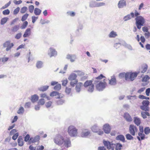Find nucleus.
Returning <instances> with one entry per match:
<instances>
[{"instance_id":"nucleus-36","label":"nucleus","mask_w":150,"mask_h":150,"mask_svg":"<svg viewBox=\"0 0 150 150\" xmlns=\"http://www.w3.org/2000/svg\"><path fill=\"white\" fill-rule=\"evenodd\" d=\"M122 45L123 46L128 48L129 50H133V48L132 46L130 45L127 44L125 42H124Z\"/></svg>"},{"instance_id":"nucleus-15","label":"nucleus","mask_w":150,"mask_h":150,"mask_svg":"<svg viewBox=\"0 0 150 150\" xmlns=\"http://www.w3.org/2000/svg\"><path fill=\"white\" fill-rule=\"evenodd\" d=\"M83 28V25L82 24L79 23L78 25L77 29L76 31V34L77 36H79L80 35L82 30Z\"/></svg>"},{"instance_id":"nucleus-4","label":"nucleus","mask_w":150,"mask_h":150,"mask_svg":"<svg viewBox=\"0 0 150 150\" xmlns=\"http://www.w3.org/2000/svg\"><path fill=\"white\" fill-rule=\"evenodd\" d=\"M95 81L96 83H94L96 84V88L98 91H102L105 88L107 84L106 82L100 81Z\"/></svg>"},{"instance_id":"nucleus-10","label":"nucleus","mask_w":150,"mask_h":150,"mask_svg":"<svg viewBox=\"0 0 150 150\" xmlns=\"http://www.w3.org/2000/svg\"><path fill=\"white\" fill-rule=\"evenodd\" d=\"M91 132L90 130L85 129L82 130L81 136L82 137L87 138L88 136H91Z\"/></svg>"},{"instance_id":"nucleus-46","label":"nucleus","mask_w":150,"mask_h":150,"mask_svg":"<svg viewBox=\"0 0 150 150\" xmlns=\"http://www.w3.org/2000/svg\"><path fill=\"white\" fill-rule=\"evenodd\" d=\"M126 74L127 73H125V72L120 73L119 75V77L121 79H122L125 77V80H126Z\"/></svg>"},{"instance_id":"nucleus-61","label":"nucleus","mask_w":150,"mask_h":150,"mask_svg":"<svg viewBox=\"0 0 150 150\" xmlns=\"http://www.w3.org/2000/svg\"><path fill=\"white\" fill-rule=\"evenodd\" d=\"M10 12V10L8 9H7L3 11L2 13L4 15H8L9 14Z\"/></svg>"},{"instance_id":"nucleus-32","label":"nucleus","mask_w":150,"mask_h":150,"mask_svg":"<svg viewBox=\"0 0 150 150\" xmlns=\"http://www.w3.org/2000/svg\"><path fill=\"white\" fill-rule=\"evenodd\" d=\"M49 86H42L38 88V89L41 91H45L48 88Z\"/></svg>"},{"instance_id":"nucleus-51","label":"nucleus","mask_w":150,"mask_h":150,"mask_svg":"<svg viewBox=\"0 0 150 150\" xmlns=\"http://www.w3.org/2000/svg\"><path fill=\"white\" fill-rule=\"evenodd\" d=\"M104 77V76H103V75H102V74H101L99 76H98L96 78L95 80H93V81L94 82V83H96V82L95 81H98V80H97L101 79L102 78H103Z\"/></svg>"},{"instance_id":"nucleus-30","label":"nucleus","mask_w":150,"mask_h":150,"mask_svg":"<svg viewBox=\"0 0 150 150\" xmlns=\"http://www.w3.org/2000/svg\"><path fill=\"white\" fill-rule=\"evenodd\" d=\"M117 33L114 31H111L108 35V37L110 38H115L117 36Z\"/></svg>"},{"instance_id":"nucleus-8","label":"nucleus","mask_w":150,"mask_h":150,"mask_svg":"<svg viewBox=\"0 0 150 150\" xmlns=\"http://www.w3.org/2000/svg\"><path fill=\"white\" fill-rule=\"evenodd\" d=\"M104 146L106 147L108 149H111L113 150L115 146V144H113L112 142L109 141L103 140V142Z\"/></svg>"},{"instance_id":"nucleus-27","label":"nucleus","mask_w":150,"mask_h":150,"mask_svg":"<svg viewBox=\"0 0 150 150\" xmlns=\"http://www.w3.org/2000/svg\"><path fill=\"white\" fill-rule=\"evenodd\" d=\"M31 34V30L30 28H27L25 30L23 35L24 38H26L29 37Z\"/></svg>"},{"instance_id":"nucleus-18","label":"nucleus","mask_w":150,"mask_h":150,"mask_svg":"<svg viewBox=\"0 0 150 150\" xmlns=\"http://www.w3.org/2000/svg\"><path fill=\"white\" fill-rule=\"evenodd\" d=\"M111 127L108 124H106L103 126V129L104 132L106 134H109L111 130Z\"/></svg>"},{"instance_id":"nucleus-55","label":"nucleus","mask_w":150,"mask_h":150,"mask_svg":"<svg viewBox=\"0 0 150 150\" xmlns=\"http://www.w3.org/2000/svg\"><path fill=\"white\" fill-rule=\"evenodd\" d=\"M29 16V14L28 13H26L23 15L22 17L21 21H24Z\"/></svg>"},{"instance_id":"nucleus-22","label":"nucleus","mask_w":150,"mask_h":150,"mask_svg":"<svg viewBox=\"0 0 150 150\" xmlns=\"http://www.w3.org/2000/svg\"><path fill=\"white\" fill-rule=\"evenodd\" d=\"M66 58L70 59L71 62H74L76 59V57L74 55L68 54Z\"/></svg>"},{"instance_id":"nucleus-21","label":"nucleus","mask_w":150,"mask_h":150,"mask_svg":"<svg viewBox=\"0 0 150 150\" xmlns=\"http://www.w3.org/2000/svg\"><path fill=\"white\" fill-rule=\"evenodd\" d=\"M124 117L126 120L128 122H130L132 121V119L130 115L127 112L125 113Z\"/></svg>"},{"instance_id":"nucleus-33","label":"nucleus","mask_w":150,"mask_h":150,"mask_svg":"<svg viewBox=\"0 0 150 150\" xmlns=\"http://www.w3.org/2000/svg\"><path fill=\"white\" fill-rule=\"evenodd\" d=\"M117 140H120L124 142H125V138L124 136L122 135H118L116 138Z\"/></svg>"},{"instance_id":"nucleus-28","label":"nucleus","mask_w":150,"mask_h":150,"mask_svg":"<svg viewBox=\"0 0 150 150\" xmlns=\"http://www.w3.org/2000/svg\"><path fill=\"white\" fill-rule=\"evenodd\" d=\"M77 77V75L74 73H72L70 74L68 78V79L70 81L75 80H78L76 79Z\"/></svg>"},{"instance_id":"nucleus-49","label":"nucleus","mask_w":150,"mask_h":150,"mask_svg":"<svg viewBox=\"0 0 150 150\" xmlns=\"http://www.w3.org/2000/svg\"><path fill=\"white\" fill-rule=\"evenodd\" d=\"M59 99L57 101V103L58 105H62L65 102L64 100L63 99Z\"/></svg>"},{"instance_id":"nucleus-37","label":"nucleus","mask_w":150,"mask_h":150,"mask_svg":"<svg viewBox=\"0 0 150 150\" xmlns=\"http://www.w3.org/2000/svg\"><path fill=\"white\" fill-rule=\"evenodd\" d=\"M8 18L7 17H5L2 18L1 21V25H3L5 24L8 21Z\"/></svg>"},{"instance_id":"nucleus-58","label":"nucleus","mask_w":150,"mask_h":150,"mask_svg":"<svg viewBox=\"0 0 150 150\" xmlns=\"http://www.w3.org/2000/svg\"><path fill=\"white\" fill-rule=\"evenodd\" d=\"M17 132V131L15 129H12L11 131L9 133V135L10 136H12V135H13L15 133H16V132Z\"/></svg>"},{"instance_id":"nucleus-6","label":"nucleus","mask_w":150,"mask_h":150,"mask_svg":"<svg viewBox=\"0 0 150 150\" xmlns=\"http://www.w3.org/2000/svg\"><path fill=\"white\" fill-rule=\"evenodd\" d=\"M149 102L147 100H144L142 103V105L140 106V109L145 111H149Z\"/></svg>"},{"instance_id":"nucleus-62","label":"nucleus","mask_w":150,"mask_h":150,"mask_svg":"<svg viewBox=\"0 0 150 150\" xmlns=\"http://www.w3.org/2000/svg\"><path fill=\"white\" fill-rule=\"evenodd\" d=\"M71 88L66 87L65 92L68 94H69L71 91Z\"/></svg>"},{"instance_id":"nucleus-2","label":"nucleus","mask_w":150,"mask_h":150,"mask_svg":"<svg viewBox=\"0 0 150 150\" xmlns=\"http://www.w3.org/2000/svg\"><path fill=\"white\" fill-rule=\"evenodd\" d=\"M64 139V138L62 135L57 134L54 137L53 141L56 144L60 146L63 143Z\"/></svg>"},{"instance_id":"nucleus-60","label":"nucleus","mask_w":150,"mask_h":150,"mask_svg":"<svg viewBox=\"0 0 150 150\" xmlns=\"http://www.w3.org/2000/svg\"><path fill=\"white\" fill-rule=\"evenodd\" d=\"M67 13L68 15H69L72 17L74 16L75 15V13L73 11L67 12Z\"/></svg>"},{"instance_id":"nucleus-50","label":"nucleus","mask_w":150,"mask_h":150,"mask_svg":"<svg viewBox=\"0 0 150 150\" xmlns=\"http://www.w3.org/2000/svg\"><path fill=\"white\" fill-rule=\"evenodd\" d=\"M61 88V85L60 84H57L54 88V89L57 91H59Z\"/></svg>"},{"instance_id":"nucleus-35","label":"nucleus","mask_w":150,"mask_h":150,"mask_svg":"<svg viewBox=\"0 0 150 150\" xmlns=\"http://www.w3.org/2000/svg\"><path fill=\"white\" fill-rule=\"evenodd\" d=\"M41 10L40 9L36 8L34 10V14L36 15H39L41 13Z\"/></svg>"},{"instance_id":"nucleus-31","label":"nucleus","mask_w":150,"mask_h":150,"mask_svg":"<svg viewBox=\"0 0 150 150\" xmlns=\"http://www.w3.org/2000/svg\"><path fill=\"white\" fill-rule=\"evenodd\" d=\"M147 111H142L141 112V114L142 117L144 118L145 119L147 118V116H150V114Z\"/></svg>"},{"instance_id":"nucleus-25","label":"nucleus","mask_w":150,"mask_h":150,"mask_svg":"<svg viewBox=\"0 0 150 150\" xmlns=\"http://www.w3.org/2000/svg\"><path fill=\"white\" fill-rule=\"evenodd\" d=\"M43 62L41 61H38L36 64V66L38 69H41L43 67Z\"/></svg>"},{"instance_id":"nucleus-34","label":"nucleus","mask_w":150,"mask_h":150,"mask_svg":"<svg viewBox=\"0 0 150 150\" xmlns=\"http://www.w3.org/2000/svg\"><path fill=\"white\" fill-rule=\"evenodd\" d=\"M18 145L20 146H22L23 144V140L21 137H19L18 139Z\"/></svg>"},{"instance_id":"nucleus-54","label":"nucleus","mask_w":150,"mask_h":150,"mask_svg":"<svg viewBox=\"0 0 150 150\" xmlns=\"http://www.w3.org/2000/svg\"><path fill=\"white\" fill-rule=\"evenodd\" d=\"M45 102L44 99H41L39 100L38 104L39 105H43L44 104Z\"/></svg>"},{"instance_id":"nucleus-12","label":"nucleus","mask_w":150,"mask_h":150,"mask_svg":"<svg viewBox=\"0 0 150 150\" xmlns=\"http://www.w3.org/2000/svg\"><path fill=\"white\" fill-rule=\"evenodd\" d=\"M13 46V43H11L9 41H6L3 44L4 47H6V50L7 51L10 50Z\"/></svg>"},{"instance_id":"nucleus-39","label":"nucleus","mask_w":150,"mask_h":150,"mask_svg":"<svg viewBox=\"0 0 150 150\" xmlns=\"http://www.w3.org/2000/svg\"><path fill=\"white\" fill-rule=\"evenodd\" d=\"M24 111V110L23 108L21 106L19 108L18 110L17 111V113L18 114H23Z\"/></svg>"},{"instance_id":"nucleus-9","label":"nucleus","mask_w":150,"mask_h":150,"mask_svg":"<svg viewBox=\"0 0 150 150\" xmlns=\"http://www.w3.org/2000/svg\"><path fill=\"white\" fill-rule=\"evenodd\" d=\"M129 131L130 133L132 136H134L135 133L137 132L138 129L136 126L133 125H130L129 127Z\"/></svg>"},{"instance_id":"nucleus-41","label":"nucleus","mask_w":150,"mask_h":150,"mask_svg":"<svg viewBox=\"0 0 150 150\" xmlns=\"http://www.w3.org/2000/svg\"><path fill=\"white\" fill-rule=\"evenodd\" d=\"M116 150H120L122 146V145L120 143H117L116 145H115Z\"/></svg>"},{"instance_id":"nucleus-56","label":"nucleus","mask_w":150,"mask_h":150,"mask_svg":"<svg viewBox=\"0 0 150 150\" xmlns=\"http://www.w3.org/2000/svg\"><path fill=\"white\" fill-rule=\"evenodd\" d=\"M150 79L149 76L147 75H145L142 79V81L146 82Z\"/></svg>"},{"instance_id":"nucleus-16","label":"nucleus","mask_w":150,"mask_h":150,"mask_svg":"<svg viewBox=\"0 0 150 150\" xmlns=\"http://www.w3.org/2000/svg\"><path fill=\"white\" fill-rule=\"evenodd\" d=\"M127 5L125 0H120L117 4V6L119 8H122L126 7Z\"/></svg>"},{"instance_id":"nucleus-20","label":"nucleus","mask_w":150,"mask_h":150,"mask_svg":"<svg viewBox=\"0 0 150 150\" xmlns=\"http://www.w3.org/2000/svg\"><path fill=\"white\" fill-rule=\"evenodd\" d=\"M134 13L132 12L130 14H128L125 16L123 18V20L124 21H127L130 20L132 18H134Z\"/></svg>"},{"instance_id":"nucleus-38","label":"nucleus","mask_w":150,"mask_h":150,"mask_svg":"<svg viewBox=\"0 0 150 150\" xmlns=\"http://www.w3.org/2000/svg\"><path fill=\"white\" fill-rule=\"evenodd\" d=\"M96 2L95 1H91L90 3L89 6L92 8L96 7Z\"/></svg>"},{"instance_id":"nucleus-59","label":"nucleus","mask_w":150,"mask_h":150,"mask_svg":"<svg viewBox=\"0 0 150 150\" xmlns=\"http://www.w3.org/2000/svg\"><path fill=\"white\" fill-rule=\"evenodd\" d=\"M31 105V103L30 102H28L25 104L24 107L26 108H28L30 107Z\"/></svg>"},{"instance_id":"nucleus-47","label":"nucleus","mask_w":150,"mask_h":150,"mask_svg":"<svg viewBox=\"0 0 150 150\" xmlns=\"http://www.w3.org/2000/svg\"><path fill=\"white\" fill-rule=\"evenodd\" d=\"M144 132L146 134H148L150 133V128L149 127H146L144 129Z\"/></svg>"},{"instance_id":"nucleus-52","label":"nucleus","mask_w":150,"mask_h":150,"mask_svg":"<svg viewBox=\"0 0 150 150\" xmlns=\"http://www.w3.org/2000/svg\"><path fill=\"white\" fill-rule=\"evenodd\" d=\"M27 8L26 6H24L21 8L20 10V12L21 13H24L27 10Z\"/></svg>"},{"instance_id":"nucleus-29","label":"nucleus","mask_w":150,"mask_h":150,"mask_svg":"<svg viewBox=\"0 0 150 150\" xmlns=\"http://www.w3.org/2000/svg\"><path fill=\"white\" fill-rule=\"evenodd\" d=\"M38 99V96L36 94H35L31 96V100L32 103H34L37 101Z\"/></svg>"},{"instance_id":"nucleus-45","label":"nucleus","mask_w":150,"mask_h":150,"mask_svg":"<svg viewBox=\"0 0 150 150\" xmlns=\"http://www.w3.org/2000/svg\"><path fill=\"white\" fill-rule=\"evenodd\" d=\"M19 28V26L18 25H16L14 26L11 29V30L13 32H16L18 30Z\"/></svg>"},{"instance_id":"nucleus-64","label":"nucleus","mask_w":150,"mask_h":150,"mask_svg":"<svg viewBox=\"0 0 150 150\" xmlns=\"http://www.w3.org/2000/svg\"><path fill=\"white\" fill-rule=\"evenodd\" d=\"M29 11L30 13L33 12L34 9V7L33 5H30L29 6Z\"/></svg>"},{"instance_id":"nucleus-3","label":"nucleus","mask_w":150,"mask_h":150,"mask_svg":"<svg viewBox=\"0 0 150 150\" xmlns=\"http://www.w3.org/2000/svg\"><path fill=\"white\" fill-rule=\"evenodd\" d=\"M77 129L74 126L71 125L68 128V132L69 135L72 137L77 136L78 134Z\"/></svg>"},{"instance_id":"nucleus-63","label":"nucleus","mask_w":150,"mask_h":150,"mask_svg":"<svg viewBox=\"0 0 150 150\" xmlns=\"http://www.w3.org/2000/svg\"><path fill=\"white\" fill-rule=\"evenodd\" d=\"M11 2L10 1H9L4 6H2L1 8V9H4L7 8L11 4Z\"/></svg>"},{"instance_id":"nucleus-17","label":"nucleus","mask_w":150,"mask_h":150,"mask_svg":"<svg viewBox=\"0 0 150 150\" xmlns=\"http://www.w3.org/2000/svg\"><path fill=\"white\" fill-rule=\"evenodd\" d=\"M40 139L39 136L37 135L35 137H31L29 141H28V143L29 144H30L31 143H34L36 142Z\"/></svg>"},{"instance_id":"nucleus-1","label":"nucleus","mask_w":150,"mask_h":150,"mask_svg":"<svg viewBox=\"0 0 150 150\" xmlns=\"http://www.w3.org/2000/svg\"><path fill=\"white\" fill-rule=\"evenodd\" d=\"M135 20L136 21L135 24L137 28L140 30L142 26L145 25V20L144 18L142 16H139L136 17Z\"/></svg>"},{"instance_id":"nucleus-44","label":"nucleus","mask_w":150,"mask_h":150,"mask_svg":"<svg viewBox=\"0 0 150 150\" xmlns=\"http://www.w3.org/2000/svg\"><path fill=\"white\" fill-rule=\"evenodd\" d=\"M132 136L131 134H127L126 135L125 137L127 140H133V137Z\"/></svg>"},{"instance_id":"nucleus-42","label":"nucleus","mask_w":150,"mask_h":150,"mask_svg":"<svg viewBox=\"0 0 150 150\" xmlns=\"http://www.w3.org/2000/svg\"><path fill=\"white\" fill-rule=\"evenodd\" d=\"M127 98L128 100H134L136 99V96L135 95L134 96H128L127 97Z\"/></svg>"},{"instance_id":"nucleus-40","label":"nucleus","mask_w":150,"mask_h":150,"mask_svg":"<svg viewBox=\"0 0 150 150\" xmlns=\"http://www.w3.org/2000/svg\"><path fill=\"white\" fill-rule=\"evenodd\" d=\"M78 80H75L71 81L70 82V85L72 87H74V86L78 83Z\"/></svg>"},{"instance_id":"nucleus-11","label":"nucleus","mask_w":150,"mask_h":150,"mask_svg":"<svg viewBox=\"0 0 150 150\" xmlns=\"http://www.w3.org/2000/svg\"><path fill=\"white\" fill-rule=\"evenodd\" d=\"M57 52L55 49L52 47H50L48 51V54L50 57L56 56Z\"/></svg>"},{"instance_id":"nucleus-43","label":"nucleus","mask_w":150,"mask_h":150,"mask_svg":"<svg viewBox=\"0 0 150 150\" xmlns=\"http://www.w3.org/2000/svg\"><path fill=\"white\" fill-rule=\"evenodd\" d=\"M40 96L42 98H45L47 100H49L50 99V97L47 96L46 94L45 93L40 94Z\"/></svg>"},{"instance_id":"nucleus-53","label":"nucleus","mask_w":150,"mask_h":150,"mask_svg":"<svg viewBox=\"0 0 150 150\" xmlns=\"http://www.w3.org/2000/svg\"><path fill=\"white\" fill-rule=\"evenodd\" d=\"M138 136L140 137L142 140H144L145 137V135L143 133L139 132L138 133Z\"/></svg>"},{"instance_id":"nucleus-57","label":"nucleus","mask_w":150,"mask_h":150,"mask_svg":"<svg viewBox=\"0 0 150 150\" xmlns=\"http://www.w3.org/2000/svg\"><path fill=\"white\" fill-rule=\"evenodd\" d=\"M28 24V22L27 21H25L22 25L21 27V29H25L26 27L27 26Z\"/></svg>"},{"instance_id":"nucleus-23","label":"nucleus","mask_w":150,"mask_h":150,"mask_svg":"<svg viewBox=\"0 0 150 150\" xmlns=\"http://www.w3.org/2000/svg\"><path fill=\"white\" fill-rule=\"evenodd\" d=\"M134 122L137 126H139L141 123V121L140 119L137 117H134Z\"/></svg>"},{"instance_id":"nucleus-5","label":"nucleus","mask_w":150,"mask_h":150,"mask_svg":"<svg viewBox=\"0 0 150 150\" xmlns=\"http://www.w3.org/2000/svg\"><path fill=\"white\" fill-rule=\"evenodd\" d=\"M92 82L91 80H88L85 82L83 85L85 87H88V91L91 93L93 92L94 89V86L92 84Z\"/></svg>"},{"instance_id":"nucleus-24","label":"nucleus","mask_w":150,"mask_h":150,"mask_svg":"<svg viewBox=\"0 0 150 150\" xmlns=\"http://www.w3.org/2000/svg\"><path fill=\"white\" fill-rule=\"evenodd\" d=\"M83 86V83L81 82L77 83L75 87L76 91L77 93H79L81 90V87Z\"/></svg>"},{"instance_id":"nucleus-7","label":"nucleus","mask_w":150,"mask_h":150,"mask_svg":"<svg viewBox=\"0 0 150 150\" xmlns=\"http://www.w3.org/2000/svg\"><path fill=\"white\" fill-rule=\"evenodd\" d=\"M138 73L127 72L126 75V80L129 79L131 81H133L137 76Z\"/></svg>"},{"instance_id":"nucleus-14","label":"nucleus","mask_w":150,"mask_h":150,"mask_svg":"<svg viewBox=\"0 0 150 150\" xmlns=\"http://www.w3.org/2000/svg\"><path fill=\"white\" fill-rule=\"evenodd\" d=\"M64 141L63 144L65 147L68 148L71 146V142L69 138H64Z\"/></svg>"},{"instance_id":"nucleus-19","label":"nucleus","mask_w":150,"mask_h":150,"mask_svg":"<svg viewBox=\"0 0 150 150\" xmlns=\"http://www.w3.org/2000/svg\"><path fill=\"white\" fill-rule=\"evenodd\" d=\"M109 84L111 86H115L117 84V81L115 76H113L111 77V79L109 80Z\"/></svg>"},{"instance_id":"nucleus-26","label":"nucleus","mask_w":150,"mask_h":150,"mask_svg":"<svg viewBox=\"0 0 150 150\" xmlns=\"http://www.w3.org/2000/svg\"><path fill=\"white\" fill-rule=\"evenodd\" d=\"M91 129L93 132L95 133L97 132L98 130H100V127L96 124H95L92 126Z\"/></svg>"},{"instance_id":"nucleus-13","label":"nucleus","mask_w":150,"mask_h":150,"mask_svg":"<svg viewBox=\"0 0 150 150\" xmlns=\"http://www.w3.org/2000/svg\"><path fill=\"white\" fill-rule=\"evenodd\" d=\"M50 96H55L56 98H62L64 96L61 93H59L58 92L56 91H53L50 93Z\"/></svg>"},{"instance_id":"nucleus-48","label":"nucleus","mask_w":150,"mask_h":150,"mask_svg":"<svg viewBox=\"0 0 150 150\" xmlns=\"http://www.w3.org/2000/svg\"><path fill=\"white\" fill-rule=\"evenodd\" d=\"M147 65L145 64L142 68V70L141 71L142 73H144L147 71L148 69Z\"/></svg>"}]
</instances>
